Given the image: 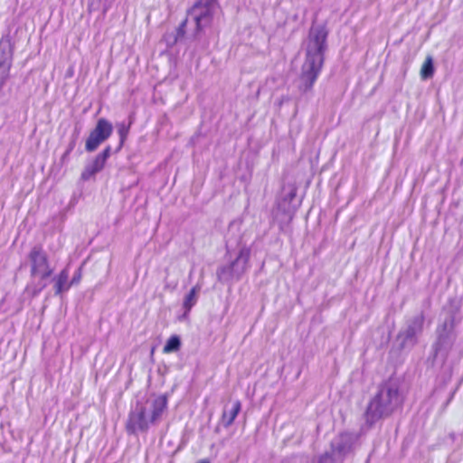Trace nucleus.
<instances>
[{
	"label": "nucleus",
	"instance_id": "obj_1",
	"mask_svg": "<svg viewBox=\"0 0 463 463\" xmlns=\"http://www.w3.org/2000/svg\"><path fill=\"white\" fill-rule=\"evenodd\" d=\"M329 31L326 23L316 24V18L308 31L305 59L300 68L298 90L301 95H312L314 85L320 75L324 63L325 54L328 49L327 38Z\"/></svg>",
	"mask_w": 463,
	"mask_h": 463
},
{
	"label": "nucleus",
	"instance_id": "obj_2",
	"mask_svg": "<svg viewBox=\"0 0 463 463\" xmlns=\"http://www.w3.org/2000/svg\"><path fill=\"white\" fill-rule=\"evenodd\" d=\"M462 319L460 299L450 298L442 308L440 321L435 330L436 338L431 345V351L426 361L428 366L434 367L438 360L447 361L458 337L456 327Z\"/></svg>",
	"mask_w": 463,
	"mask_h": 463
},
{
	"label": "nucleus",
	"instance_id": "obj_3",
	"mask_svg": "<svg viewBox=\"0 0 463 463\" xmlns=\"http://www.w3.org/2000/svg\"><path fill=\"white\" fill-rule=\"evenodd\" d=\"M402 403V397L397 382L389 380L379 384L364 412L366 429L371 430L380 420L390 418Z\"/></svg>",
	"mask_w": 463,
	"mask_h": 463
},
{
	"label": "nucleus",
	"instance_id": "obj_4",
	"mask_svg": "<svg viewBox=\"0 0 463 463\" xmlns=\"http://www.w3.org/2000/svg\"><path fill=\"white\" fill-rule=\"evenodd\" d=\"M226 254L230 256L227 263L216 269L217 280L222 285H232L242 279L250 269L251 248L242 243V235L228 237L225 243Z\"/></svg>",
	"mask_w": 463,
	"mask_h": 463
},
{
	"label": "nucleus",
	"instance_id": "obj_5",
	"mask_svg": "<svg viewBox=\"0 0 463 463\" xmlns=\"http://www.w3.org/2000/svg\"><path fill=\"white\" fill-rule=\"evenodd\" d=\"M425 313H420L407 318L392 341L390 354L399 357L409 354L420 342L424 331Z\"/></svg>",
	"mask_w": 463,
	"mask_h": 463
},
{
	"label": "nucleus",
	"instance_id": "obj_6",
	"mask_svg": "<svg viewBox=\"0 0 463 463\" xmlns=\"http://www.w3.org/2000/svg\"><path fill=\"white\" fill-rule=\"evenodd\" d=\"M133 123V115H129L128 121L123 120L121 122L116 123V128L119 137L117 147L112 150L111 146L108 145L99 154H97L92 158V160L84 166L80 174L81 181L87 182L90 179H94L96 175L104 169L106 163L110 157L111 154H118L121 151L128 139Z\"/></svg>",
	"mask_w": 463,
	"mask_h": 463
},
{
	"label": "nucleus",
	"instance_id": "obj_7",
	"mask_svg": "<svg viewBox=\"0 0 463 463\" xmlns=\"http://www.w3.org/2000/svg\"><path fill=\"white\" fill-rule=\"evenodd\" d=\"M149 400L146 398L138 399L133 404L128 412L126 422V431L128 435H137L146 433L149 430V419L147 418Z\"/></svg>",
	"mask_w": 463,
	"mask_h": 463
},
{
	"label": "nucleus",
	"instance_id": "obj_8",
	"mask_svg": "<svg viewBox=\"0 0 463 463\" xmlns=\"http://www.w3.org/2000/svg\"><path fill=\"white\" fill-rule=\"evenodd\" d=\"M360 434L355 431L339 432L330 442V449L338 457L339 463H344L346 457L356 449Z\"/></svg>",
	"mask_w": 463,
	"mask_h": 463
},
{
	"label": "nucleus",
	"instance_id": "obj_9",
	"mask_svg": "<svg viewBox=\"0 0 463 463\" xmlns=\"http://www.w3.org/2000/svg\"><path fill=\"white\" fill-rule=\"evenodd\" d=\"M113 124L106 118H99L85 142V151L92 153L106 142L113 133Z\"/></svg>",
	"mask_w": 463,
	"mask_h": 463
},
{
	"label": "nucleus",
	"instance_id": "obj_10",
	"mask_svg": "<svg viewBox=\"0 0 463 463\" xmlns=\"http://www.w3.org/2000/svg\"><path fill=\"white\" fill-rule=\"evenodd\" d=\"M30 264V277L37 279L39 273H43V277H52L53 269L50 265L47 252L41 244L34 245L27 255Z\"/></svg>",
	"mask_w": 463,
	"mask_h": 463
},
{
	"label": "nucleus",
	"instance_id": "obj_11",
	"mask_svg": "<svg viewBox=\"0 0 463 463\" xmlns=\"http://www.w3.org/2000/svg\"><path fill=\"white\" fill-rule=\"evenodd\" d=\"M297 192L298 187L296 184H285L282 187L281 196L277 201L278 211L288 217V223L293 220L302 203L301 199H297Z\"/></svg>",
	"mask_w": 463,
	"mask_h": 463
},
{
	"label": "nucleus",
	"instance_id": "obj_12",
	"mask_svg": "<svg viewBox=\"0 0 463 463\" xmlns=\"http://www.w3.org/2000/svg\"><path fill=\"white\" fill-rule=\"evenodd\" d=\"M14 43L10 33L0 39V86H4L9 78L13 64Z\"/></svg>",
	"mask_w": 463,
	"mask_h": 463
},
{
	"label": "nucleus",
	"instance_id": "obj_13",
	"mask_svg": "<svg viewBox=\"0 0 463 463\" xmlns=\"http://www.w3.org/2000/svg\"><path fill=\"white\" fill-rule=\"evenodd\" d=\"M217 6H219L218 0H196L187 9L186 14L193 16L194 22L211 24Z\"/></svg>",
	"mask_w": 463,
	"mask_h": 463
},
{
	"label": "nucleus",
	"instance_id": "obj_14",
	"mask_svg": "<svg viewBox=\"0 0 463 463\" xmlns=\"http://www.w3.org/2000/svg\"><path fill=\"white\" fill-rule=\"evenodd\" d=\"M168 398L166 394H161L152 402L149 401L148 410L151 409L149 421L152 425L157 423L163 412L167 409Z\"/></svg>",
	"mask_w": 463,
	"mask_h": 463
},
{
	"label": "nucleus",
	"instance_id": "obj_15",
	"mask_svg": "<svg viewBox=\"0 0 463 463\" xmlns=\"http://www.w3.org/2000/svg\"><path fill=\"white\" fill-rule=\"evenodd\" d=\"M69 272L67 269H63L60 271L57 276L52 278V281L54 282V295L61 296L62 293L68 291L70 289V284L68 282Z\"/></svg>",
	"mask_w": 463,
	"mask_h": 463
},
{
	"label": "nucleus",
	"instance_id": "obj_16",
	"mask_svg": "<svg viewBox=\"0 0 463 463\" xmlns=\"http://www.w3.org/2000/svg\"><path fill=\"white\" fill-rule=\"evenodd\" d=\"M241 410V403L240 401L234 402L232 409L229 411L226 408H224L221 418V423L223 425L224 428H229L234 422Z\"/></svg>",
	"mask_w": 463,
	"mask_h": 463
},
{
	"label": "nucleus",
	"instance_id": "obj_17",
	"mask_svg": "<svg viewBox=\"0 0 463 463\" xmlns=\"http://www.w3.org/2000/svg\"><path fill=\"white\" fill-rule=\"evenodd\" d=\"M195 27L192 33V39L196 43V46L206 48L208 46V41L205 34V28L209 26V24L194 22Z\"/></svg>",
	"mask_w": 463,
	"mask_h": 463
},
{
	"label": "nucleus",
	"instance_id": "obj_18",
	"mask_svg": "<svg viewBox=\"0 0 463 463\" xmlns=\"http://www.w3.org/2000/svg\"><path fill=\"white\" fill-rule=\"evenodd\" d=\"M37 278V281H32L25 288V291L29 292L32 298L37 297L47 287L51 277H43V273H39Z\"/></svg>",
	"mask_w": 463,
	"mask_h": 463
},
{
	"label": "nucleus",
	"instance_id": "obj_19",
	"mask_svg": "<svg viewBox=\"0 0 463 463\" xmlns=\"http://www.w3.org/2000/svg\"><path fill=\"white\" fill-rule=\"evenodd\" d=\"M199 290L200 288L198 286H194L185 295L183 302V308L184 309V316H186L191 311L192 307L196 304Z\"/></svg>",
	"mask_w": 463,
	"mask_h": 463
},
{
	"label": "nucleus",
	"instance_id": "obj_20",
	"mask_svg": "<svg viewBox=\"0 0 463 463\" xmlns=\"http://www.w3.org/2000/svg\"><path fill=\"white\" fill-rule=\"evenodd\" d=\"M182 347V339L178 335H172L165 342L163 347L164 354L178 352Z\"/></svg>",
	"mask_w": 463,
	"mask_h": 463
},
{
	"label": "nucleus",
	"instance_id": "obj_21",
	"mask_svg": "<svg viewBox=\"0 0 463 463\" xmlns=\"http://www.w3.org/2000/svg\"><path fill=\"white\" fill-rule=\"evenodd\" d=\"M435 72L434 60L431 56H427L421 69L420 77L422 80H430L433 77Z\"/></svg>",
	"mask_w": 463,
	"mask_h": 463
},
{
	"label": "nucleus",
	"instance_id": "obj_22",
	"mask_svg": "<svg viewBox=\"0 0 463 463\" xmlns=\"http://www.w3.org/2000/svg\"><path fill=\"white\" fill-rule=\"evenodd\" d=\"M316 463H339L338 457L330 449L317 457Z\"/></svg>",
	"mask_w": 463,
	"mask_h": 463
},
{
	"label": "nucleus",
	"instance_id": "obj_23",
	"mask_svg": "<svg viewBox=\"0 0 463 463\" xmlns=\"http://www.w3.org/2000/svg\"><path fill=\"white\" fill-rule=\"evenodd\" d=\"M441 363H442V368H441V373H440V375H439V378H440V381L442 383L443 385H446L447 383H449L452 378V368L451 366H448V364H446V361L443 362L442 360H440Z\"/></svg>",
	"mask_w": 463,
	"mask_h": 463
},
{
	"label": "nucleus",
	"instance_id": "obj_24",
	"mask_svg": "<svg viewBox=\"0 0 463 463\" xmlns=\"http://www.w3.org/2000/svg\"><path fill=\"white\" fill-rule=\"evenodd\" d=\"M203 123L202 122L198 127L197 130L195 131V133L190 137V140L188 142L190 146H195L199 143L201 137H205L207 136V132L203 131Z\"/></svg>",
	"mask_w": 463,
	"mask_h": 463
},
{
	"label": "nucleus",
	"instance_id": "obj_25",
	"mask_svg": "<svg viewBox=\"0 0 463 463\" xmlns=\"http://www.w3.org/2000/svg\"><path fill=\"white\" fill-rule=\"evenodd\" d=\"M167 48H173L181 41V39L174 33H165L163 37Z\"/></svg>",
	"mask_w": 463,
	"mask_h": 463
},
{
	"label": "nucleus",
	"instance_id": "obj_26",
	"mask_svg": "<svg viewBox=\"0 0 463 463\" xmlns=\"http://www.w3.org/2000/svg\"><path fill=\"white\" fill-rule=\"evenodd\" d=\"M187 24L188 16L186 15V17L179 24L175 29V34H176L181 40L185 36Z\"/></svg>",
	"mask_w": 463,
	"mask_h": 463
},
{
	"label": "nucleus",
	"instance_id": "obj_27",
	"mask_svg": "<svg viewBox=\"0 0 463 463\" xmlns=\"http://www.w3.org/2000/svg\"><path fill=\"white\" fill-rule=\"evenodd\" d=\"M81 279V267L78 268V269L74 272L71 281L69 282L70 287L79 284Z\"/></svg>",
	"mask_w": 463,
	"mask_h": 463
},
{
	"label": "nucleus",
	"instance_id": "obj_28",
	"mask_svg": "<svg viewBox=\"0 0 463 463\" xmlns=\"http://www.w3.org/2000/svg\"><path fill=\"white\" fill-rule=\"evenodd\" d=\"M80 131H81V127H80V123H76V125L74 126L72 134L71 136V138L78 140Z\"/></svg>",
	"mask_w": 463,
	"mask_h": 463
},
{
	"label": "nucleus",
	"instance_id": "obj_29",
	"mask_svg": "<svg viewBox=\"0 0 463 463\" xmlns=\"http://www.w3.org/2000/svg\"><path fill=\"white\" fill-rule=\"evenodd\" d=\"M77 141L78 140L71 138V140L67 146V148H66L67 154H71L73 151V149L76 146Z\"/></svg>",
	"mask_w": 463,
	"mask_h": 463
},
{
	"label": "nucleus",
	"instance_id": "obj_30",
	"mask_svg": "<svg viewBox=\"0 0 463 463\" xmlns=\"http://www.w3.org/2000/svg\"><path fill=\"white\" fill-rule=\"evenodd\" d=\"M458 386H457L449 395V398L447 399L446 402L444 403L443 407L446 408L449 403L450 402L452 401V399L454 398V395L456 393V392L458 391Z\"/></svg>",
	"mask_w": 463,
	"mask_h": 463
},
{
	"label": "nucleus",
	"instance_id": "obj_31",
	"mask_svg": "<svg viewBox=\"0 0 463 463\" xmlns=\"http://www.w3.org/2000/svg\"><path fill=\"white\" fill-rule=\"evenodd\" d=\"M113 0H105L103 4V13L105 14L110 7Z\"/></svg>",
	"mask_w": 463,
	"mask_h": 463
},
{
	"label": "nucleus",
	"instance_id": "obj_32",
	"mask_svg": "<svg viewBox=\"0 0 463 463\" xmlns=\"http://www.w3.org/2000/svg\"><path fill=\"white\" fill-rule=\"evenodd\" d=\"M71 154H67V151L65 150V152L63 153V155L61 156V164H64L66 161L69 160V156H70Z\"/></svg>",
	"mask_w": 463,
	"mask_h": 463
},
{
	"label": "nucleus",
	"instance_id": "obj_33",
	"mask_svg": "<svg viewBox=\"0 0 463 463\" xmlns=\"http://www.w3.org/2000/svg\"><path fill=\"white\" fill-rule=\"evenodd\" d=\"M196 463H211V461L209 458H203V459L199 460Z\"/></svg>",
	"mask_w": 463,
	"mask_h": 463
},
{
	"label": "nucleus",
	"instance_id": "obj_34",
	"mask_svg": "<svg viewBox=\"0 0 463 463\" xmlns=\"http://www.w3.org/2000/svg\"><path fill=\"white\" fill-rule=\"evenodd\" d=\"M449 438H450L451 439H453V440H454V439H455V438H456V435H455V433H454V432L449 433Z\"/></svg>",
	"mask_w": 463,
	"mask_h": 463
},
{
	"label": "nucleus",
	"instance_id": "obj_35",
	"mask_svg": "<svg viewBox=\"0 0 463 463\" xmlns=\"http://www.w3.org/2000/svg\"><path fill=\"white\" fill-rule=\"evenodd\" d=\"M154 352H155V347H152V349H151V356H153Z\"/></svg>",
	"mask_w": 463,
	"mask_h": 463
},
{
	"label": "nucleus",
	"instance_id": "obj_36",
	"mask_svg": "<svg viewBox=\"0 0 463 463\" xmlns=\"http://www.w3.org/2000/svg\"><path fill=\"white\" fill-rule=\"evenodd\" d=\"M214 431H215V432H219V431H220V428H219V426H217V427L215 428V430H214Z\"/></svg>",
	"mask_w": 463,
	"mask_h": 463
},
{
	"label": "nucleus",
	"instance_id": "obj_37",
	"mask_svg": "<svg viewBox=\"0 0 463 463\" xmlns=\"http://www.w3.org/2000/svg\"><path fill=\"white\" fill-rule=\"evenodd\" d=\"M390 338H391V333H389V335H388L387 342H389V341H390Z\"/></svg>",
	"mask_w": 463,
	"mask_h": 463
},
{
	"label": "nucleus",
	"instance_id": "obj_38",
	"mask_svg": "<svg viewBox=\"0 0 463 463\" xmlns=\"http://www.w3.org/2000/svg\"><path fill=\"white\" fill-rule=\"evenodd\" d=\"M177 450L174 451L172 456H175L176 454Z\"/></svg>",
	"mask_w": 463,
	"mask_h": 463
},
{
	"label": "nucleus",
	"instance_id": "obj_39",
	"mask_svg": "<svg viewBox=\"0 0 463 463\" xmlns=\"http://www.w3.org/2000/svg\"><path fill=\"white\" fill-rule=\"evenodd\" d=\"M461 382H463V379H460V382L458 383V386H459V384L461 383Z\"/></svg>",
	"mask_w": 463,
	"mask_h": 463
},
{
	"label": "nucleus",
	"instance_id": "obj_40",
	"mask_svg": "<svg viewBox=\"0 0 463 463\" xmlns=\"http://www.w3.org/2000/svg\"><path fill=\"white\" fill-rule=\"evenodd\" d=\"M4 86H0V90L3 89Z\"/></svg>",
	"mask_w": 463,
	"mask_h": 463
},
{
	"label": "nucleus",
	"instance_id": "obj_41",
	"mask_svg": "<svg viewBox=\"0 0 463 463\" xmlns=\"http://www.w3.org/2000/svg\"><path fill=\"white\" fill-rule=\"evenodd\" d=\"M169 463H174V461H173V460H170V462H169Z\"/></svg>",
	"mask_w": 463,
	"mask_h": 463
}]
</instances>
